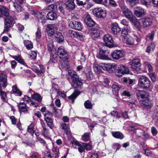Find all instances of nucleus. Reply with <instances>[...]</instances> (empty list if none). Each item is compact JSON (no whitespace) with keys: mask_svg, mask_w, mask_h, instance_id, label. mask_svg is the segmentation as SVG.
I'll use <instances>...</instances> for the list:
<instances>
[{"mask_svg":"<svg viewBox=\"0 0 158 158\" xmlns=\"http://www.w3.org/2000/svg\"><path fill=\"white\" fill-rule=\"evenodd\" d=\"M93 14L98 18H104L106 17V13L105 10L100 7H97L93 10Z\"/></svg>","mask_w":158,"mask_h":158,"instance_id":"nucleus-6","label":"nucleus"},{"mask_svg":"<svg viewBox=\"0 0 158 158\" xmlns=\"http://www.w3.org/2000/svg\"><path fill=\"white\" fill-rule=\"evenodd\" d=\"M112 88L115 92H117V93L122 88L120 86L116 84H113L112 86Z\"/></svg>","mask_w":158,"mask_h":158,"instance_id":"nucleus-54","label":"nucleus"},{"mask_svg":"<svg viewBox=\"0 0 158 158\" xmlns=\"http://www.w3.org/2000/svg\"><path fill=\"white\" fill-rule=\"evenodd\" d=\"M141 65L140 60L139 59H134L132 60L130 63V67L133 70H137L139 69Z\"/></svg>","mask_w":158,"mask_h":158,"instance_id":"nucleus-11","label":"nucleus"},{"mask_svg":"<svg viewBox=\"0 0 158 158\" xmlns=\"http://www.w3.org/2000/svg\"><path fill=\"white\" fill-rule=\"evenodd\" d=\"M90 138V133L89 132L85 133L82 135V139L84 141H88Z\"/></svg>","mask_w":158,"mask_h":158,"instance_id":"nucleus-46","label":"nucleus"},{"mask_svg":"<svg viewBox=\"0 0 158 158\" xmlns=\"http://www.w3.org/2000/svg\"><path fill=\"white\" fill-rule=\"evenodd\" d=\"M92 32L90 33V35L94 38H97L100 35V31L99 28H92L90 29Z\"/></svg>","mask_w":158,"mask_h":158,"instance_id":"nucleus-25","label":"nucleus"},{"mask_svg":"<svg viewBox=\"0 0 158 158\" xmlns=\"http://www.w3.org/2000/svg\"><path fill=\"white\" fill-rule=\"evenodd\" d=\"M111 30L114 34L116 35L120 31L121 29L118 26L117 24L114 23L112 25Z\"/></svg>","mask_w":158,"mask_h":158,"instance_id":"nucleus-31","label":"nucleus"},{"mask_svg":"<svg viewBox=\"0 0 158 158\" xmlns=\"http://www.w3.org/2000/svg\"><path fill=\"white\" fill-rule=\"evenodd\" d=\"M111 134L114 138L122 139L124 138V135L120 131H112Z\"/></svg>","mask_w":158,"mask_h":158,"instance_id":"nucleus-28","label":"nucleus"},{"mask_svg":"<svg viewBox=\"0 0 158 158\" xmlns=\"http://www.w3.org/2000/svg\"><path fill=\"white\" fill-rule=\"evenodd\" d=\"M78 151L80 153H82L85 152V150L87 151L91 150V145L89 143H81L78 147Z\"/></svg>","mask_w":158,"mask_h":158,"instance_id":"nucleus-10","label":"nucleus"},{"mask_svg":"<svg viewBox=\"0 0 158 158\" xmlns=\"http://www.w3.org/2000/svg\"><path fill=\"white\" fill-rule=\"evenodd\" d=\"M36 38L40 39L41 37V33L40 28L39 26L38 27L37 31L35 33Z\"/></svg>","mask_w":158,"mask_h":158,"instance_id":"nucleus-55","label":"nucleus"},{"mask_svg":"<svg viewBox=\"0 0 158 158\" xmlns=\"http://www.w3.org/2000/svg\"><path fill=\"white\" fill-rule=\"evenodd\" d=\"M155 34V31H152L151 32L146 35L145 39L147 41L150 40L152 41L154 39V36Z\"/></svg>","mask_w":158,"mask_h":158,"instance_id":"nucleus-35","label":"nucleus"},{"mask_svg":"<svg viewBox=\"0 0 158 158\" xmlns=\"http://www.w3.org/2000/svg\"><path fill=\"white\" fill-rule=\"evenodd\" d=\"M155 48V45L153 43L150 44L147 47L145 50L146 52L149 53L151 51L154 50Z\"/></svg>","mask_w":158,"mask_h":158,"instance_id":"nucleus-42","label":"nucleus"},{"mask_svg":"<svg viewBox=\"0 0 158 158\" xmlns=\"http://www.w3.org/2000/svg\"><path fill=\"white\" fill-rule=\"evenodd\" d=\"M27 131L28 132L32 135L35 132L34 130V125L31 123L28 127Z\"/></svg>","mask_w":158,"mask_h":158,"instance_id":"nucleus-45","label":"nucleus"},{"mask_svg":"<svg viewBox=\"0 0 158 158\" xmlns=\"http://www.w3.org/2000/svg\"><path fill=\"white\" fill-rule=\"evenodd\" d=\"M142 26L144 27H147L150 26L152 23V19L149 18H145L141 20Z\"/></svg>","mask_w":158,"mask_h":158,"instance_id":"nucleus-21","label":"nucleus"},{"mask_svg":"<svg viewBox=\"0 0 158 158\" xmlns=\"http://www.w3.org/2000/svg\"><path fill=\"white\" fill-rule=\"evenodd\" d=\"M131 5H134L138 4L139 3L138 0H126Z\"/></svg>","mask_w":158,"mask_h":158,"instance_id":"nucleus-57","label":"nucleus"},{"mask_svg":"<svg viewBox=\"0 0 158 158\" xmlns=\"http://www.w3.org/2000/svg\"><path fill=\"white\" fill-rule=\"evenodd\" d=\"M102 39L107 47L110 48L113 47L114 41L112 36L110 34H107L104 35Z\"/></svg>","mask_w":158,"mask_h":158,"instance_id":"nucleus-9","label":"nucleus"},{"mask_svg":"<svg viewBox=\"0 0 158 158\" xmlns=\"http://www.w3.org/2000/svg\"><path fill=\"white\" fill-rule=\"evenodd\" d=\"M134 13L138 17H141L145 15L144 9L140 7H137L135 8Z\"/></svg>","mask_w":158,"mask_h":158,"instance_id":"nucleus-15","label":"nucleus"},{"mask_svg":"<svg viewBox=\"0 0 158 158\" xmlns=\"http://www.w3.org/2000/svg\"><path fill=\"white\" fill-rule=\"evenodd\" d=\"M80 94L79 92L75 90L71 95L68 97V101L70 103H73L75 99Z\"/></svg>","mask_w":158,"mask_h":158,"instance_id":"nucleus-27","label":"nucleus"},{"mask_svg":"<svg viewBox=\"0 0 158 158\" xmlns=\"http://www.w3.org/2000/svg\"><path fill=\"white\" fill-rule=\"evenodd\" d=\"M109 54V52L108 50H104L102 48L100 49L97 57L99 59L107 60L109 59L108 56Z\"/></svg>","mask_w":158,"mask_h":158,"instance_id":"nucleus-8","label":"nucleus"},{"mask_svg":"<svg viewBox=\"0 0 158 158\" xmlns=\"http://www.w3.org/2000/svg\"><path fill=\"white\" fill-rule=\"evenodd\" d=\"M61 126L62 127V129L64 130L66 134H67L69 132V127L68 125L65 123H63L61 124Z\"/></svg>","mask_w":158,"mask_h":158,"instance_id":"nucleus-44","label":"nucleus"},{"mask_svg":"<svg viewBox=\"0 0 158 158\" xmlns=\"http://www.w3.org/2000/svg\"><path fill=\"white\" fill-rule=\"evenodd\" d=\"M129 30L127 28H124L122 31L121 36L124 39H125L128 35Z\"/></svg>","mask_w":158,"mask_h":158,"instance_id":"nucleus-39","label":"nucleus"},{"mask_svg":"<svg viewBox=\"0 0 158 158\" xmlns=\"http://www.w3.org/2000/svg\"><path fill=\"white\" fill-rule=\"evenodd\" d=\"M37 56L36 53L35 51H32L30 54V58L31 59H35Z\"/></svg>","mask_w":158,"mask_h":158,"instance_id":"nucleus-62","label":"nucleus"},{"mask_svg":"<svg viewBox=\"0 0 158 158\" xmlns=\"http://www.w3.org/2000/svg\"><path fill=\"white\" fill-rule=\"evenodd\" d=\"M143 103L144 106L150 109L153 106V104L148 98L143 100Z\"/></svg>","mask_w":158,"mask_h":158,"instance_id":"nucleus-34","label":"nucleus"},{"mask_svg":"<svg viewBox=\"0 0 158 158\" xmlns=\"http://www.w3.org/2000/svg\"><path fill=\"white\" fill-rule=\"evenodd\" d=\"M128 19H129V20L133 23H134L135 25H136L138 23V20L134 16L133 14L132 15V16H131L130 17H128Z\"/></svg>","mask_w":158,"mask_h":158,"instance_id":"nucleus-49","label":"nucleus"},{"mask_svg":"<svg viewBox=\"0 0 158 158\" xmlns=\"http://www.w3.org/2000/svg\"><path fill=\"white\" fill-rule=\"evenodd\" d=\"M89 0H76L77 4L79 6H83L86 4Z\"/></svg>","mask_w":158,"mask_h":158,"instance_id":"nucleus-47","label":"nucleus"},{"mask_svg":"<svg viewBox=\"0 0 158 158\" xmlns=\"http://www.w3.org/2000/svg\"><path fill=\"white\" fill-rule=\"evenodd\" d=\"M117 73L121 74L120 76H122V75L128 74L129 73L128 68L123 65H120L118 66L117 68Z\"/></svg>","mask_w":158,"mask_h":158,"instance_id":"nucleus-13","label":"nucleus"},{"mask_svg":"<svg viewBox=\"0 0 158 158\" xmlns=\"http://www.w3.org/2000/svg\"><path fill=\"white\" fill-rule=\"evenodd\" d=\"M25 0H16V4L17 5L14 4V6L15 8L18 11L20 8V6L25 1Z\"/></svg>","mask_w":158,"mask_h":158,"instance_id":"nucleus-40","label":"nucleus"},{"mask_svg":"<svg viewBox=\"0 0 158 158\" xmlns=\"http://www.w3.org/2000/svg\"><path fill=\"white\" fill-rule=\"evenodd\" d=\"M110 114L111 116H113L114 117H116L118 118H120L118 112L116 111L113 110L111 111L110 113Z\"/></svg>","mask_w":158,"mask_h":158,"instance_id":"nucleus-60","label":"nucleus"},{"mask_svg":"<svg viewBox=\"0 0 158 158\" xmlns=\"http://www.w3.org/2000/svg\"><path fill=\"white\" fill-rule=\"evenodd\" d=\"M69 25L73 28L79 31L81 30L82 28V26L80 22L74 20L72 21L71 23H70Z\"/></svg>","mask_w":158,"mask_h":158,"instance_id":"nucleus-14","label":"nucleus"},{"mask_svg":"<svg viewBox=\"0 0 158 158\" xmlns=\"http://www.w3.org/2000/svg\"><path fill=\"white\" fill-rule=\"evenodd\" d=\"M54 35L56 40L58 42H62L64 40L63 36L61 33L56 31Z\"/></svg>","mask_w":158,"mask_h":158,"instance_id":"nucleus-32","label":"nucleus"},{"mask_svg":"<svg viewBox=\"0 0 158 158\" xmlns=\"http://www.w3.org/2000/svg\"><path fill=\"white\" fill-rule=\"evenodd\" d=\"M126 44L129 45L133 44H134V39L131 37L128 38L127 40Z\"/></svg>","mask_w":158,"mask_h":158,"instance_id":"nucleus-53","label":"nucleus"},{"mask_svg":"<svg viewBox=\"0 0 158 158\" xmlns=\"http://www.w3.org/2000/svg\"><path fill=\"white\" fill-rule=\"evenodd\" d=\"M24 44L27 49L29 50L33 48L32 43L29 40H24Z\"/></svg>","mask_w":158,"mask_h":158,"instance_id":"nucleus-41","label":"nucleus"},{"mask_svg":"<svg viewBox=\"0 0 158 158\" xmlns=\"http://www.w3.org/2000/svg\"><path fill=\"white\" fill-rule=\"evenodd\" d=\"M85 108L86 109H91L93 106V104L89 100L85 101L84 103Z\"/></svg>","mask_w":158,"mask_h":158,"instance_id":"nucleus-43","label":"nucleus"},{"mask_svg":"<svg viewBox=\"0 0 158 158\" xmlns=\"http://www.w3.org/2000/svg\"><path fill=\"white\" fill-rule=\"evenodd\" d=\"M149 76L152 81L155 82L156 81V76L154 73H150Z\"/></svg>","mask_w":158,"mask_h":158,"instance_id":"nucleus-52","label":"nucleus"},{"mask_svg":"<svg viewBox=\"0 0 158 158\" xmlns=\"http://www.w3.org/2000/svg\"><path fill=\"white\" fill-rule=\"evenodd\" d=\"M15 18L12 16H9L4 20V27L3 33L7 32L9 30L13 23H14Z\"/></svg>","mask_w":158,"mask_h":158,"instance_id":"nucleus-5","label":"nucleus"},{"mask_svg":"<svg viewBox=\"0 0 158 158\" xmlns=\"http://www.w3.org/2000/svg\"><path fill=\"white\" fill-rule=\"evenodd\" d=\"M151 81L149 78L145 76H141L138 81V85L141 89H146L150 87Z\"/></svg>","mask_w":158,"mask_h":158,"instance_id":"nucleus-3","label":"nucleus"},{"mask_svg":"<svg viewBox=\"0 0 158 158\" xmlns=\"http://www.w3.org/2000/svg\"><path fill=\"white\" fill-rule=\"evenodd\" d=\"M109 4L114 7H116L117 6L116 2L114 0H109Z\"/></svg>","mask_w":158,"mask_h":158,"instance_id":"nucleus-63","label":"nucleus"},{"mask_svg":"<svg viewBox=\"0 0 158 158\" xmlns=\"http://www.w3.org/2000/svg\"><path fill=\"white\" fill-rule=\"evenodd\" d=\"M151 132L152 134L154 136L156 135L158 133V131L156 128L154 127H151Z\"/></svg>","mask_w":158,"mask_h":158,"instance_id":"nucleus-58","label":"nucleus"},{"mask_svg":"<svg viewBox=\"0 0 158 158\" xmlns=\"http://www.w3.org/2000/svg\"><path fill=\"white\" fill-rule=\"evenodd\" d=\"M93 68L95 71H98L101 69L104 70L109 71L110 69H115L116 68V66L114 64H107L101 63L99 65H95Z\"/></svg>","mask_w":158,"mask_h":158,"instance_id":"nucleus-4","label":"nucleus"},{"mask_svg":"<svg viewBox=\"0 0 158 158\" xmlns=\"http://www.w3.org/2000/svg\"><path fill=\"white\" fill-rule=\"evenodd\" d=\"M12 94H16L19 96H21L22 95V92L18 88L17 85H15L12 87Z\"/></svg>","mask_w":158,"mask_h":158,"instance_id":"nucleus-33","label":"nucleus"},{"mask_svg":"<svg viewBox=\"0 0 158 158\" xmlns=\"http://www.w3.org/2000/svg\"><path fill=\"white\" fill-rule=\"evenodd\" d=\"M68 74L72 79L73 87L75 89H81L82 81L79 79V75L76 72L73 70H69L68 71Z\"/></svg>","mask_w":158,"mask_h":158,"instance_id":"nucleus-2","label":"nucleus"},{"mask_svg":"<svg viewBox=\"0 0 158 158\" xmlns=\"http://www.w3.org/2000/svg\"><path fill=\"white\" fill-rule=\"evenodd\" d=\"M40 69H38L37 67L34 65H33L31 67L32 69L35 73H38V74H41L44 72L43 66L42 65H39Z\"/></svg>","mask_w":158,"mask_h":158,"instance_id":"nucleus-30","label":"nucleus"},{"mask_svg":"<svg viewBox=\"0 0 158 158\" xmlns=\"http://www.w3.org/2000/svg\"><path fill=\"white\" fill-rule=\"evenodd\" d=\"M65 5L67 9L70 10L74 9L76 6L74 0H66Z\"/></svg>","mask_w":158,"mask_h":158,"instance_id":"nucleus-19","label":"nucleus"},{"mask_svg":"<svg viewBox=\"0 0 158 158\" xmlns=\"http://www.w3.org/2000/svg\"><path fill=\"white\" fill-rule=\"evenodd\" d=\"M123 13L127 18L130 17L133 14L132 12L126 6L123 5L121 6Z\"/></svg>","mask_w":158,"mask_h":158,"instance_id":"nucleus-17","label":"nucleus"},{"mask_svg":"<svg viewBox=\"0 0 158 158\" xmlns=\"http://www.w3.org/2000/svg\"><path fill=\"white\" fill-rule=\"evenodd\" d=\"M142 4L148 7L150 5L151 3V0H140Z\"/></svg>","mask_w":158,"mask_h":158,"instance_id":"nucleus-50","label":"nucleus"},{"mask_svg":"<svg viewBox=\"0 0 158 158\" xmlns=\"http://www.w3.org/2000/svg\"><path fill=\"white\" fill-rule=\"evenodd\" d=\"M44 158H52L50 152H45L44 153Z\"/></svg>","mask_w":158,"mask_h":158,"instance_id":"nucleus-61","label":"nucleus"},{"mask_svg":"<svg viewBox=\"0 0 158 158\" xmlns=\"http://www.w3.org/2000/svg\"><path fill=\"white\" fill-rule=\"evenodd\" d=\"M45 120L48 126L51 129H53L54 127V125L52 119L48 117H46L45 118Z\"/></svg>","mask_w":158,"mask_h":158,"instance_id":"nucleus-36","label":"nucleus"},{"mask_svg":"<svg viewBox=\"0 0 158 158\" xmlns=\"http://www.w3.org/2000/svg\"><path fill=\"white\" fill-rule=\"evenodd\" d=\"M7 76L6 74L4 72L0 73V88H6L8 85Z\"/></svg>","mask_w":158,"mask_h":158,"instance_id":"nucleus-7","label":"nucleus"},{"mask_svg":"<svg viewBox=\"0 0 158 158\" xmlns=\"http://www.w3.org/2000/svg\"><path fill=\"white\" fill-rule=\"evenodd\" d=\"M68 35L70 37L75 38L76 37V32L73 30H69L68 33Z\"/></svg>","mask_w":158,"mask_h":158,"instance_id":"nucleus-51","label":"nucleus"},{"mask_svg":"<svg viewBox=\"0 0 158 158\" xmlns=\"http://www.w3.org/2000/svg\"><path fill=\"white\" fill-rule=\"evenodd\" d=\"M11 57L16 60L20 64L24 65V66L28 67L27 64L24 61V60L23 59L22 57L19 55L16 56H12Z\"/></svg>","mask_w":158,"mask_h":158,"instance_id":"nucleus-26","label":"nucleus"},{"mask_svg":"<svg viewBox=\"0 0 158 158\" xmlns=\"http://www.w3.org/2000/svg\"><path fill=\"white\" fill-rule=\"evenodd\" d=\"M97 125V123L95 121L91 122L89 124H88V127L89 129L92 131L94 127Z\"/></svg>","mask_w":158,"mask_h":158,"instance_id":"nucleus-56","label":"nucleus"},{"mask_svg":"<svg viewBox=\"0 0 158 158\" xmlns=\"http://www.w3.org/2000/svg\"><path fill=\"white\" fill-rule=\"evenodd\" d=\"M47 17L49 20H55L57 18V15L56 13L52 11L48 13L47 15Z\"/></svg>","mask_w":158,"mask_h":158,"instance_id":"nucleus-29","label":"nucleus"},{"mask_svg":"<svg viewBox=\"0 0 158 158\" xmlns=\"http://www.w3.org/2000/svg\"><path fill=\"white\" fill-rule=\"evenodd\" d=\"M142 136H143V139H145L149 138V134L146 132H143L142 133Z\"/></svg>","mask_w":158,"mask_h":158,"instance_id":"nucleus-59","label":"nucleus"},{"mask_svg":"<svg viewBox=\"0 0 158 158\" xmlns=\"http://www.w3.org/2000/svg\"><path fill=\"white\" fill-rule=\"evenodd\" d=\"M111 56L114 59L117 60L124 56V52L121 50H115L112 53Z\"/></svg>","mask_w":158,"mask_h":158,"instance_id":"nucleus-12","label":"nucleus"},{"mask_svg":"<svg viewBox=\"0 0 158 158\" xmlns=\"http://www.w3.org/2000/svg\"><path fill=\"white\" fill-rule=\"evenodd\" d=\"M18 106L19 108L20 113L23 112L25 113H28V110L26 104L24 102H20L18 104Z\"/></svg>","mask_w":158,"mask_h":158,"instance_id":"nucleus-20","label":"nucleus"},{"mask_svg":"<svg viewBox=\"0 0 158 158\" xmlns=\"http://www.w3.org/2000/svg\"><path fill=\"white\" fill-rule=\"evenodd\" d=\"M9 15V10L6 6H2L0 7V18L2 16L7 17Z\"/></svg>","mask_w":158,"mask_h":158,"instance_id":"nucleus-18","label":"nucleus"},{"mask_svg":"<svg viewBox=\"0 0 158 158\" xmlns=\"http://www.w3.org/2000/svg\"><path fill=\"white\" fill-rule=\"evenodd\" d=\"M48 45V51L52 52L53 48V44L52 43H49Z\"/></svg>","mask_w":158,"mask_h":158,"instance_id":"nucleus-64","label":"nucleus"},{"mask_svg":"<svg viewBox=\"0 0 158 158\" xmlns=\"http://www.w3.org/2000/svg\"><path fill=\"white\" fill-rule=\"evenodd\" d=\"M58 55L60 59V65L62 68H66L69 58L67 51L63 47L59 48L57 50Z\"/></svg>","mask_w":158,"mask_h":158,"instance_id":"nucleus-1","label":"nucleus"},{"mask_svg":"<svg viewBox=\"0 0 158 158\" xmlns=\"http://www.w3.org/2000/svg\"><path fill=\"white\" fill-rule=\"evenodd\" d=\"M31 97L33 99H35L39 102H41L42 99V97L39 94L36 93H34L32 95Z\"/></svg>","mask_w":158,"mask_h":158,"instance_id":"nucleus-38","label":"nucleus"},{"mask_svg":"<svg viewBox=\"0 0 158 158\" xmlns=\"http://www.w3.org/2000/svg\"><path fill=\"white\" fill-rule=\"evenodd\" d=\"M52 151L53 152V157L58 158L60 154L59 149L57 147H53L52 149Z\"/></svg>","mask_w":158,"mask_h":158,"instance_id":"nucleus-37","label":"nucleus"},{"mask_svg":"<svg viewBox=\"0 0 158 158\" xmlns=\"http://www.w3.org/2000/svg\"><path fill=\"white\" fill-rule=\"evenodd\" d=\"M0 96L2 99L6 100L7 98L6 93L2 90V88H0Z\"/></svg>","mask_w":158,"mask_h":158,"instance_id":"nucleus-48","label":"nucleus"},{"mask_svg":"<svg viewBox=\"0 0 158 158\" xmlns=\"http://www.w3.org/2000/svg\"><path fill=\"white\" fill-rule=\"evenodd\" d=\"M41 124L43 128L42 131V134L45 138H47L49 136V130L44 123H41Z\"/></svg>","mask_w":158,"mask_h":158,"instance_id":"nucleus-23","label":"nucleus"},{"mask_svg":"<svg viewBox=\"0 0 158 158\" xmlns=\"http://www.w3.org/2000/svg\"><path fill=\"white\" fill-rule=\"evenodd\" d=\"M136 95L138 98H141L143 100L148 98V95L147 93L143 91L138 90H137Z\"/></svg>","mask_w":158,"mask_h":158,"instance_id":"nucleus-24","label":"nucleus"},{"mask_svg":"<svg viewBox=\"0 0 158 158\" xmlns=\"http://www.w3.org/2000/svg\"><path fill=\"white\" fill-rule=\"evenodd\" d=\"M44 13L37 12L35 14V16L38 19L39 21L43 25H44L47 20V19L44 17Z\"/></svg>","mask_w":158,"mask_h":158,"instance_id":"nucleus-16","label":"nucleus"},{"mask_svg":"<svg viewBox=\"0 0 158 158\" xmlns=\"http://www.w3.org/2000/svg\"><path fill=\"white\" fill-rule=\"evenodd\" d=\"M84 21L86 25L89 27H92L95 25V22L92 19L89 15H86L84 19Z\"/></svg>","mask_w":158,"mask_h":158,"instance_id":"nucleus-22","label":"nucleus"}]
</instances>
